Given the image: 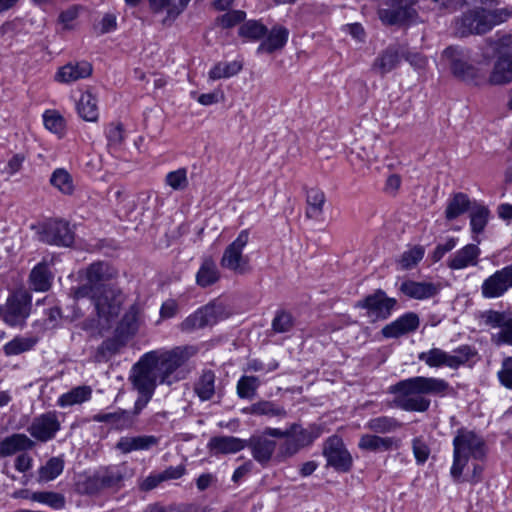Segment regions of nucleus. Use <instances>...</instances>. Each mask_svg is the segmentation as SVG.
I'll return each instance as SVG.
<instances>
[{
    "instance_id": "1",
    "label": "nucleus",
    "mask_w": 512,
    "mask_h": 512,
    "mask_svg": "<svg viewBox=\"0 0 512 512\" xmlns=\"http://www.w3.org/2000/svg\"><path fill=\"white\" fill-rule=\"evenodd\" d=\"M116 276L117 271L108 263H93L86 269V282L71 290L74 299L92 300L97 315L96 327L100 330L110 328L124 302L122 291L110 283Z\"/></svg>"
},
{
    "instance_id": "2",
    "label": "nucleus",
    "mask_w": 512,
    "mask_h": 512,
    "mask_svg": "<svg viewBox=\"0 0 512 512\" xmlns=\"http://www.w3.org/2000/svg\"><path fill=\"white\" fill-rule=\"evenodd\" d=\"M195 346H179L161 355L159 363L153 352L146 353L133 366V384H172L184 378V364L196 353Z\"/></svg>"
},
{
    "instance_id": "3",
    "label": "nucleus",
    "mask_w": 512,
    "mask_h": 512,
    "mask_svg": "<svg viewBox=\"0 0 512 512\" xmlns=\"http://www.w3.org/2000/svg\"><path fill=\"white\" fill-rule=\"evenodd\" d=\"M487 454L484 439L474 431L461 428L453 439V463L450 475L454 481H460L468 462L482 461Z\"/></svg>"
},
{
    "instance_id": "4",
    "label": "nucleus",
    "mask_w": 512,
    "mask_h": 512,
    "mask_svg": "<svg viewBox=\"0 0 512 512\" xmlns=\"http://www.w3.org/2000/svg\"><path fill=\"white\" fill-rule=\"evenodd\" d=\"M264 434L276 438H286L279 448V456L288 458L295 455L300 449L311 445L322 434L319 425L313 424L303 428L300 424L294 423L286 430L267 427Z\"/></svg>"
},
{
    "instance_id": "5",
    "label": "nucleus",
    "mask_w": 512,
    "mask_h": 512,
    "mask_svg": "<svg viewBox=\"0 0 512 512\" xmlns=\"http://www.w3.org/2000/svg\"><path fill=\"white\" fill-rule=\"evenodd\" d=\"M511 15L512 12L507 8L492 11L484 8H475L467 11L457 19L456 31L460 36L484 34L495 25L506 21Z\"/></svg>"
},
{
    "instance_id": "6",
    "label": "nucleus",
    "mask_w": 512,
    "mask_h": 512,
    "mask_svg": "<svg viewBox=\"0 0 512 512\" xmlns=\"http://www.w3.org/2000/svg\"><path fill=\"white\" fill-rule=\"evenodd\" d=\"M447 386H394L392 393L397 407L406 411H425L429 401L424 394H443Z\"/></svg>"
},
{
    "instance_id": "7",
    "label": "nucleus",
    "mask_w": 512,
    "mask_h": 512,
    "mask_svg": "<svg viewBox=\"0 0 512 512\" xmlns=\"http://www.w3.org/2000/svg\"><path fill=\"white\" fill-rule=\"evenodd\" d=\"M414 0H379L378 16L385 25H405L415 21Z\"/></svg>"
},
{
    "instance_id": "8",
    "label": "nucleus",
    "mask_w": 512,
    "mask_h": 512,
    "mask_svg": "<svg viewBox=\"0 0 512 512\" xmlns=\"http://www.w3.org/2000/svg\"><path fill=\"white\" fill-rule=\"evenodd\" d=\"M249 242V231L242 230L237 238L229 244L221 257L220 264L223 268L228 269L236 274H246L251 268L248 257L243 255V249Z\"/></svg>"
},
{
    "instance_id": "9",
    "label": "nucleus",
    "mask_w": 512,
    "mask_h": 512,
    "mask_svg": "<svg viewBox=\"0 0 512 512\" xmlns=\"http://www.w3.org/2000/svg\"><path fill=\"white\" fill-rule=\"evenodd\" d=\"M228 314L221 303L212 302L200 307L195 312L187 316L180 324V330L185 333H192L206 326L216 324L225 319Z\"/></svg>"
},
{
    "instance_id": "10",
    "label": "nucleus",
    "mask_w": 512,
    "mask_h": 512,
    "mask_svg": "<svg viewBox=\"0 0 512 512\" xmlns=\"http://www.w3.org/2000/svg\"><path fill=\"white\" fill-rule=\"evenodd\" d=\"M476 354L475 350L468 345H463L453 351L447 353L439 348H433L428 352H422L419 359L424 361L430 367L446 366L452 369L458 368L460 365L468 362Z\"/></svg>"
},
{
    "instance_id": "11",
    "label": "nucleus",
    "mask_w": 512,
    "mask_h": 512,
    "mask_svg": "<svg viewBox=\"0 0 512 512\" xmlns=\"http://www.w3.org/2000/svg\"><path fill=\"white\" fill-rule=\"evenodd\" d=\"M31 294L23 289L14 291L7 299L3 310V320L12 327H22L30 315Z\"/></svg>"
},
{
    "instance_id": "12",
    "label": "nucleus",
    "mask_w": 512,
    "mask_h": 512,
    "mask_svg": "<svg viewBox=\"0 0 512 512\" xmlns=\"http://www.w3.org/2000/svg\"><path fill=\"white\" fill-rule=\"evenodd\" d=\"M442 57L455 77L478 83V70L470 63V55L467 50L451 46L443 51Z\"/></svg>"
},
{
    "instance_id": "13",
    "label": "nucleus",
    "mask_w": 512,
    "mask_h": 512,
    "mask_svg": "<svg viewBox=\"0 0 512 512\" xmlns=\"http://www.w3.org/2000/svg\"><path fill=\"white\" fill-rule=\"evenodd\" d=\"M39 239L49 245L69 247L74 242V232L67 221L49 219L41 225Z\"/></svg>"
},
{
    "instance_id": "14",
    "label": "nucleus",
    "mask_w": 512,
    "mask_h": 512,
    "mask_svg": "<svg viewBox=\"0 0 512 512\" xmlns=\"http://www.w3.org/2000/svg\"><path fill=\"white\" fill-rule=\"evenodd\" d=\"M396 304L395 298L388 297L383 290L378 289L357 302L356 307L367 310V316L376 321L389 318Z\"/></svg>"
},
{
    "instance_id": "15",
    "label": "nucleus",
    "mask_w": 512,
    "mask_h": 512,
    "mask_svg": "<svg viewBox=\"0 0 512 512\" xmlns=\"http://www.w3.org/2000/svg\"><path fill=\"white\" fill-rule=\"evenodd\" d=\"M323 455L327 464L339 472H348L352 467V456L343 440L336 435L329 437L324 443Z\"/></svg>"
},
{
    "instance_id": "16",
    "label": "nucleus",
    "mask_w": 512,
    "mask_h": 512,
    "mask_svg": "<svg viewBox=\"0 0 512 512\" xmlns=\"http://www.w3.org/2000/svg\"><path fill=\"white\" fill-rule=\"evenodd\" d=\"M511 288L512 264L496 270L484 279L481 284V295L484 299H496L502 297Z\"/></svg>"
},
{
    "instance_id": "17",
    "label": "nucleus",
    "mask_w": 512,
    "mask_h": 512,
    "mask_svg": "<svg viewBox=\"0 0 512 512\" xmlns=\"http://www.w3.org/2000/svg\"><path fill=\"white\" fill-rule=\"evenodd\" d=\"M60 426L57 413L47 412L35 417L28 431L38 441L47 442L55 437Z\"/></svg>"
},
{
    "instance_id": "18",
    "label": "nucleus",
    "mask_w": 512,
    "mask_h": 512,
    "mask_svg": "<svg viewBox=\"0 0 512 512\" xmlns=\"http://www.w3.org/2000/svg\"><path fill=\"white\" fill-rule=\"evenodd\" d=\"M478 244L477 242L469 243L454 252L447 260V267L451 270H463L477 266L481 255Z\"/></svg>"
},
{
    "instance_id": "19",
    "label": "nucleus",
    "mask_w": 512,
    "mask_h": 512,
    "mask_svg": "<svg viewBox=\"0 0 512 512\" xmlns=\"http://www.w3.org/2000/svg\"><path fill=\"white\" fill-rule=\"evenodd\" d=\"M419 324L420 320L418 315L413 312H408L384 326L381 332L385 338H398L402 335L414 332L419 327Z\"/></svg>"
},
{
    "instance_id": "20",
    "label": "nucleus",
    "mask_w": 512,
    "mask_h": 512,
    "mask_svg": "<svg viewBox=\"0 0 512 512\" xmlns=\"http://www.w3.org/2000/svg\"><path fill=\"white\" fill-rule=\"evenodd\" d=\"M264 432L260 436H253L246 441V447L251 449L252 457L261 465H266L272 458L276 449V442L269 439Z\"/></svg>"
},
{
    "instance_id": "21",
    "label": "nucleus",
    "mask_w": 512,
    "mask_h": 512,
    "mask_svg": "<svg viewBox=\"0 0 512 512\" xmlns=\"http://www.w3.org/2000/svg\"><path fill=\"white\" fill-rule=\"evenodd\" d=\"M92 74V65L89 62H70L60 67L55 75V80L70 84L80 79H85Z\"/></svg>"
},
{
    "instance_id": "22",
    "label": "nucleus",
    "mask_w": 512,
    "mask_h": 512,
    "mask_svg": "<svg viewBox=\"0 0 512 512\" xmlns=\"http://www.w3.org/2000/svg\"><path fill=\"white\" fill-rule=\"evenodd\" d=\"M400 446V439L395 437H381L376 434H363L358 442L359 449L370 452H384L398 449Z\"/></svg>"
},
{
    "instance_id": "23",
    "label": "nucleus",
    "mask_w": 512,
    "mask_h": 512,
    "mask_svg": "<svg viewBox=\"0 0 512 512\" xmlns=\"http://www.w3.org/2000/svg\"><path fill=\"white\" fill-rule=\"evenodd\" d=\"M246 447V440L234 436H214L207 448L212 455L234 454Z\"/></svg>"
},
{
    "instance_id": "24",
    "label": "nucleus",
    "mask_w": 512,
    "mask_h": 512,
    "mask_svg": "<svg viewBox=\"0 0 512 512\" xmlns=\"http://www.w3.org/2000/svg\"><path fill=\"white\" fill-rule=\"evenodd\" d=\"M401 55L402 52L399 46H389L375 59L372 69L381 75H385L399 65Z\"/></svg>"
},
{
    "instance_id": "25",
    "label": "nucleus",
    "mask_w": 512,
    "mask_h": 512,
    "mask_svg": "<svg viewBox=\"0 0 512 512\" xmlns=\"http://www.w3.org/2000/svg\"><path fill=\"white\" fill-rule=\"evenodd\" d=\"M400 291L409 298L423 300L435 296L439 289L437 285L431 282L407 280L401 284Z\"/></svg>"
},
{
    "instance_id": "26",
    "label": "nucleus",
    "mask_w": 512,
    "mask_h": 512,
    "mask_svg": "<svg viewBox=\"0 0 512 512\" xmlns=\"http://www.w3.org/2000/svg\"><path fill=\"white\" fill-rule=\"evenodd\" d=\"M159 438L153 435H141L135 437H121L116 448L124 454L132 451L149 450L158 445Z\"/></svg>"
},
{
    "instance_id": "27",
    "label": "nucleus",
    "mask_w": 512,
    "mask_h": 512,
    "mask_svg": "<svg viewBox=\"0 0 512 512\" xmlns=\"http://www.w3.org/2000/svg\"><path fill=\"white\" fill-rule=\"evenodd\" d=\"M489 80L492 84H505L512 81V49L508 52H500Z\"/></svg>"
},
{
    "instance_id": "28",
    "label": "nucleus",
    "mask_w": 512,
    "mask_h": 512,
    "mask_svg": "<svg viewBox=\"0 0 512 512\" xmlns=\"http://www.w3.org/2000/svg\"><path fill=\"white\" fill-rule=\"evenodd\" d=\"M102 486L105 488H112L119 486L120 483L133 475V471L126 465H114L98 471Z\"/></svg>"
},
{
    "instance_id": "29",
    "label": "nucleus",
    "mask_w": 512,
    "mask_h": 512,
    "mask_svg": "<svg viewBox=\"0 0 512 512\" xmlns=\"http://www.w3.org/2000/svg\"><path fill=\"white\" fill-rule=\"evenodd\" d=\"M34 442L25 434H13L0 441V457L11 456L17 452L29 450Z\"/></svg>"
},
{
    "instance_id": "30",
    "label": "nucleus",
    "mask_w": 512,
    "mask_h": 512,
    "mask_svg": "<svg viewBox=\"0 0 512 512\" xmlns=\"http://www.w3.org/2000/svg\"><path fill=\"white\" fill-rule=\"evenodd\" d=\"M288 37V29L283 26H275L271 29L267 38L259 45L257 52L273 53L285 46Z\"/></svg>"
},
{
    "instance_id": "31",
    "label": "nucleus",
    "mask_w": 512,
    "mask_h": 512,
    "mask_svg": "<svg viewBox=\"0 0 512 512\" xmlns=\"http://www.w3.org/2000/svg\"><path fill=\"white\" fill-rule=\"evenodd\" d=\"M76 109L83 120L88 122H96L98 120L99 111L97 99L90 91L81 94L76 103Z\"/></svg>"
},
{
    "instance_id": "32",
    "label": "nucleus",
    "mask_w": 512,
    "mask_h": 512,
    "mask_svg": "<svg viewBox=\"0 0 512 512\" xmlns=\"http://www.w3.org/2000/svg\"><path fill=\"white\" fill-rule=\"evenodd\" d=\"M220 278V272L215 261L211 257L203 259L196 274V283L200 287H208L215 284Z\"/></svg>"
},
{
    "instance_id": "33",
    "label": "nucleus",
    "mask_w": 512,
    "mask_h": 512,
    "mask_svg": "<svg viewBox=\"0 0 512 512\" xmlns=\"http://www.w3.org/2000/svg\"><path fill=\"white\" fill-rule=\"evenodd\" d=\"M489 209L483 205L474 204L470 211V227L473 240L480 243L478 235L482 233L489 220Z\"/></svg>"
},
{
    "instance_id": "34",
    "label": "nucleus",
    "mask_w": 512,
    "mask_h": 512,
    "mask_svg": "<svg viewBox=\"0 0 512 512\" xmlns=\"http://www.w3.org/2000/svg\"><path fill=\"white\" fill-rule=\"evenodd\" d=\"M93 421L108 423L115 429L129 428L133 424V418L126 410L113 413H99L93 416Z\"/></svg>"
},
{
    "instance_id": "35",
    "label": "nucleus",
    "mask_w": 512,
    "mask_h": 512,
    "mask_svg": "<svg viewBox=\"0 0 512 512\" xmlns=\"http://www.w3.org/2000/svg\"><path fill=\"white\" fill-rule=\"evenodd\" d=\"M64 469V459L62 456L51 457L38 470L37 481L46 483L56 479Z\"/></svg>"
},
{
    "instance_id": "36",
    "label": "nucleus",
    "mask_w": 512,
    "mask_h": 512,
    "mask_svg": "<svg viewBox=\"0 0 512 512\" xmlns=\"http://www.w3.org/2000/svg\"><path fill=\"white\" fill-rule=\"evenodd\" d=\"M471 201L464 193H456L449 200L445 209V217L447 220H454L468 210L471 211Z\"/></svg>"
},
{
    "instance_id": "37",
    "label": "nucleus",
    "mask_w": 512,
    "mask_h": 512,
    "mask_svg": "<svg viewBox=\"0 0 512 512\" xmlns=\"http://www.w3.org/2000/svg\"><path fill=\"white\" fill-rule=\"evenodd\" d=\"M30 284L35 291H47L51 286L52 276L47 264H37L30 273Z\"/></svg>"
},
{
    "instance_id": "38",
    "label": "nucleus",
    "mask_w": 512,
    "mask_h": 512,
    "mask_svg": "<svg viewBox=\"0 0 512 512\" xmlns=\"http://www.w3.org/2000/svg\"><path fill=\"white\" fill-rule=\"evenodd\" d=\"M402 427V423L397 419L388 416H379L371 418L365 424V428L376 434H387L395 432Z\"/></svg>"
},
{
    "instance_id": "39",
    "label": "nucleus",
    "mask_w": 512,
    "mask_h": 512,
    "mask_svg": "<svg viewBox=\"0 0 512 512\" xmlns=\"http://www.w3.org/2000/svg\"><path fill=\"white\" fill-rule=\"evenodd\" d=\"M326 197L323 191L312 188L307 192V209L306 216L310 219L318 220L323 213V206Z\"/></svg>"
},
{
    "instance_id": "40",
    "label": "nucleus",
    "mask_w": 512,
    "mask_h": 512,
    "mask_svg": "<svg viewBox=\"0 0 512 512\" xmlns=\"http://www.w3.org/2000/svg\"><path fill=\"white\" fill-rule=\"evenodd\" d=\"M36 343L35 337L17 336L3 346V351L7 356L19 355L33 349Z\"/></svg>"
},
{
    "instance_id": "41",
    "label": "nucleus",
    "mask_w": 512,
    "mask_h": 512,
    "mask_svg": "<svg viewBox=\"0 0 512 512\" xmlns=\"http://www.w3.org/2000/svg\"><path fill=\"white\" fill-rule=\"evenodd\" d=\"M242 67V63L236 60L231 62H218L210 69L208 77L213 81L222 78H230L237 75L242 70Z\"/></svg>"
},
{
    "instance_id": "42",
    "label": "nucleus",
    "mask_w": 512,
    "mask_h": 512,
    "mask_svg": "<svg viewBox=\"0 0 512 512\" xmlns=\"http://www.w3.org/2000/svg\"><path fill=\"white\" fill-rule=\"evenodd\" d=\"M90 396L91 389L89 386H76L71 391L61 395L58 398L57 404L63 408L75 404H81L87 401Z\"/></svg>"
},
{
    "instance_id": "43",
    "label": "nucleus",
    "mask_w": 512,
    "mask_h": 512,
    "mask_svg": "<svg viewBox=\"0 0 512 512\" xmlns=\"http://www.w3.org/2000/svg\"><path fill=\"white\" fill-rule=\"evenodd\" d=\"M31 500L45 504L54 510L63 509L66 504V499L63 494L52 491L33 492L31 494Z\"/></svg>"
},
{
    "instance_id": "44",
    "label": "nucleus",
    "mask_w": 512,
    "mask_h": 512,
    "mask_svg": "<svg viewBox=\"0 0 512 512\" xmlns=\"http://www.w3.org/2000/svg\"><path fill=\"white\" fill-rule=\"evenodd\" d=\"M50 183L65 195H71L74 191L73 179L65 169H56L51 175Z\"/></svg>"
},
{
    "instance_id": "45",
    "label": "nucleus",
    "mask_w": 512,
    "mask_h": 512,
    "mask_svg": "<svg viewBox=\"0 0 512 512\" xmlns=\"http://www.w3.org/2000/svg\"><path fill=\"white\" fill-rule=\"evenodd\" d=\"M238 34L249 41H257L267 34V28L257 20H249L239 27Z\"/></svg>"
},
{
    "instance_id": "46",
    "label": "nucleus",
    "mask_w": 512,
    "mask_h": 512,
    "mask_svg": "<svg viewBox=\"0 0 512 512\" xmlns=\"http://www.w3.org/2000/svg\"><path fill=\"white\" fill-rule=\"evenodd\" d=\"M252 412L258 415H266L268 417H286V411L283 407H280L273 402L261 401L252 406Z\"/></svg>"
},
{
    "instance_id": "47",
    "label": "nucleus",
    "mask_w": 512,
    "mask_h": 512,
    "mask_svg": "<svg viewBox=\"0 0 512 512\" xmlns=\"http://www.w3.org/2000/svg\"><path fill=\"white\" fill-rule=\"evenodd\" d=\"M165 182L173 190H184L188 186L187 170L179 168L166 175Z\"/></svg>"
},
{
    "instance_id": "48",
    "label": "nucleus",
    "mask_w": 512,
    "mask_h": 512,
    "mask_svg": "<svg viewBox=\"0 0 512 512\" xmlns=\"http://www.w3.org/2000/svg\"><path fill=\"white\" fill-rule=\"evenodd\" d=\"M43 121L49 131L55 134L63 133L65 122L63 117L56 111H46L43 115Z\"/></svg>"
},
{
    "instance_id": "49",
    "label": "nucleus",
    "mask_w": 512,
    "mask_h": 512,
    "mask_svg": "<svg viewBox=\"0 0 512 512\" xmlns=\"http://www.w3.org/2000/svg\"><path fill=\"white\" fill-rule=\"evenodd\" d=\"M425 250L422 246H414L413 248L405 251L401 258L400 264L403 269H410L422 260Z\"/></svg>"
},
{
    "instance_id": "50",
    "label": "nucleus",
    "mask_w": 512,
    "mask_h": 512,
    "mask_svg": "<svg viewBox=\"0 0 512 512\" xmlns=\"http://www.w3.org/2000/svg\"><path fill=\"white\" fill-rule=\"evenodd\" d=\"M154 386H133V392H136L137 399L134 406V415L140 413V411L147 405L153 395Z\"/></svg>"
},
{
    "instance_id": "51",
    "label": "nucleus",
    "mask_w": 512,
    "mask_h": 512,
    "mask_svg": "<svg viewBox=\"0 0 512 512\" xmlns=\"http://www.w3.org/2000/svg\"><path fill=\"white\" fill-rule=\"evenodd\" d=\"M137 309L132 306L130 309L124 314L121 322H120V330L122 333L131 335L134 334L137 330Z\"/></svg>"
},
{
    "instance_id": "52",
    "label": "nucleus",
    "mask_w": 512,
    "mask_h": 512,
    "mask_svg": "<svg viewBox=\"0 0 512 512\" xmlns=\"http://www.w3.org/2000/svg\"><path fill=\"white\" fill-rule=\"evenodd\" d=\"M106 137L110 148H119L124 140L122 124H110L106 129Z\"/></svg>"
},
{
    "instance_id": "53",
    "label": "nucleus",
    "mask_w": 512,
    "mask_h": 512,
    "mask_svg": "<svg viewBox=\"0 0 512 512\" xmlns=\"http://www.w3.org/2000/svg\"><path fill=\"white\" fill-rule=\"evenodd\" d=\"M293 318L291 314L281 311L276 314L272 321V328L277 333H285L293 327Z\"/></svg>"
},
{
    "instance_id": "54",
    "label": "nucleus",
    "mask_w": 512,
    "mask_h": 512,
    "mask_svg": "<svg viewBox=\"0 0 512 512\" xmlns=\"http://www.w3.org/2000/svg\"><path fill=\"white\" fill-rule=\"evenodd\" d=\"M412 451L418 464H424L430 455V449L421 437L412 440Z\"/></svg>"
},
{
    "instance_id": "55",
    "label": "nucleus",
    "mask_w": 512,
    "mask_h": 512,
    "mask_svg": "<svg viewBox=\"0 0 512 512\" xmlns=\"http://www.w3.org/2000/svg\"><path fill=\"white\" fill-rule=\"evenodd\" d=\"M145 512H197L192 504H172L163 506L159 504L150 505Z\"/></svg>"
},
{
    "instance_id": "56",
    "label": "nucleus",
    "mask_w": 512,
    "mask_h": 512,
    "mask_svg": "<svg viewBox=\"0 0 512 512\" xmlns=\"http://www.w3.org/2000/svg\"><path fill=\"white\" fill-rule=\"evenodd\" d=\"M245 12L241 10H231L218 18V22L223 28H231L245 19Z\"/></svg>"
},
{
    "instance_id": "57",
    "label": "nucleus",
    "mask_w": 512,
    "mask_h": 512,
    "mask_svg": "<svg viewBox=\"0 0 512 512\" xmlns=\"http://www.w3.org/2000/svg\"><path fill=\"white\" fill-rule=\"evenodd\" d=\"M150 6L155 13L166 12V17L162 20L163 24H171L175 20L169 18V11L175 6L174 0H150Z\"/></svg>"
},
{
    "instance_id": "58",
    "label": "nucleus",
    "mask_w": 512,
    "mask_h": 512,
    "mask_svg": "<svg viewBox=\"0 0 512 512\" xmlns=\"http://www.w3.org/2000/svg\"><path fill=\"white\" fill-rule=\"evenodd\" d=\"M496 344L512 345V318H508L498 333L493 335Z\"/></svg>"
},
{
    "instance_id": "59",
    "label": "nucleus",
    "mask_w": 512,
    "mask_h": 512,
    "mask_svg": "<svg viewBox=\"0 0 512 512\" xmlns=\"http://www.w3.org/2000/svg\"><path fill=\"white\" fill-rule=\"evenodd\" d=\"M458 243V239L455 237H449L446 239L444 243L438 244L432 254V259L434 262H438L443 258V256L453 250Z\"/></svg>"
},
{
    "instance_id": "60",
    "label": "nucleus",
    "mask_w": 512,
    "mask_h": 512,
    "mask_svg": "<svg viewBox=\"0 0 512 512\" xmlns=\"http://www.w3.org/2000/svg\"><path fill=\"white\" fill-rule=\"evenodd\" d=\"M482 319L486 325L501 329L508 318L502 312L489 310L482 314Z\"/></svg>"
},
{
    "instance_id": "61",
    "label": "nucleus",
    "mask_w": 512,
    "mask_h": 512,
    "mask_svg": "<svg viewBox=\"0 0 512 512\" xmlns=\"http://www.w3.org/2000/svg\"><path fill=\"white\" fill-rule=\"evenodd\" d=\"M99 34H106L117 28V17L114 13H106L95 27Z\"/></svg>"
},
{
    "instance_id": "62",
    "label": "nucleus",
    "mask_w": 512,
    "mask_h": 512,
    "mask_svg": "<svg viewBox=\"0 0 512 512\" xmlns=\"http://www.w3.org/2000/svg\"><path fill=\"white\" fill-rule=\"evenodd\" d=\"M81 10H82V6L72 5L60 13L59 21H60V23L63 24L64 28H66V29L71 28L70 24L75 19H77Z\"/></svg>"
},
{
    "instance_id": "63",
    "label": "nucleus",
    "mask_w": 512,
    "mask_h": 512,
    "mask_svg": "<svg viewBox=\"0 0 512 512\" xmlns=\"http://www.w3.org/2000/svg\"><path fill=\"white\" fill-rule=\"evenodd\" d=\"M26 160V156L23 153L14 154L7 163L4 172L12 176L19 172Z\"/></svg>"
},
{
    "instance_id": "64",
    "label": "nucleus",
    "mask_w": 512,
    "mask_h": 512,
    "mask_svg": "<svg viewBox=\"0 0 512 512\" xmlns=\"http://www.w3.org/2000/svg\"><path fill=\"white\" fill-rule=\"evenodd\" d=\"M498 377L501 384H512V357L504 359Z\"/></svg>"
}]
</instances>
